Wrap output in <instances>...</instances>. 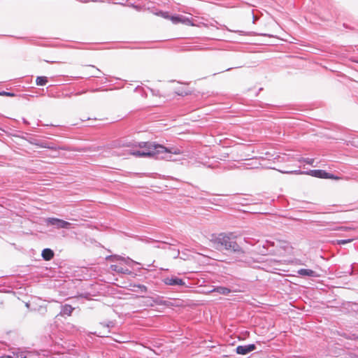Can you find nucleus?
I'll return each instance as SVG.
<instances>
[{"mask_svg":"<svg viewBox=\"0 0 358 358\" xmlns=\"http://www.w3.org/2000/svg\"><path fill=\"white\" fill-rule=\"evenodd\" d=\"M48 82V78L46 76H38L36 79V84L38 86H44Z\"/></svg>","mask_w":358,"mask_h":358,"instance_id":"nucleus-18","label":"nucleus"},{"mask_svg":"<svg viewBox=\"0 0 358 358\" xmlns=\"http://www.w3.org/2000/svg\"><path fill=\"white\" fill-rule=\"evenodd\" d=\"M211 242L215 248L218 250H226L235 254L238 261L245 257V251L236 241V236L231 233H220L217 236H213Z\"/></svg>","mask_w":358,"mask_h":358,"instance_id":"nucleus-1","label":"nucleus"},{"mask_svg":"<svg viewBox=\"0 0 358 358\" xmlns=\"http://www.w3.org/2000/svg\"><path fill=\"white\" fill-rule=\"evenodd\" d=\"M0 95H1V96H14L13 94L10 93V92H0Z\"/></svg>","mask_w":358,"mask_h":358,"instance_id":"nucleus-28","label":"nucleus"},{"mask_svg":"<svg viewBox=\"0 0 358 358\" xmlns=\"http://www.w3.org/2000/svg\"><path fill=\"white\" fill-rule=\"evenodd\" d=\"M83 74L85 76L98 78L102 75V72L96 66L88 65L85 66Z\"/></svg>","mask_w":358,"mask_h":358,"instance_id":"nucleus-9","label":"nucleus"},{"mask_svg":"<svg viewBox=\"0 0 358 358\" xmlns=\"http://www.w3.org/2000/svg\"><path fill=\"white\" fill-rule=\"evenodd\" d=\"M110 268L112 271L121 273H127V274H131V271H130L127 268H124L122 266L118 264H113L110 266Z\"/></svg>","mask_w":358,"mask_h":358,"instance_id":"nucleus-15","label":"nucleus"},{"mask_svg":"<svg viewBox=\"0 0 358 358\" xmlns=\"http://www.w3.org/2000/svg\"><path fill=\"white\" fill-rule=\"evenodd\" d=\"M337 212H343V211H346V210L344 208L343 206H339V209L336 210Z\"/></svg>","mask_w":358,"mask_h":358,"instance_id":"nucleus-29","label":"nucleus"},{"mask_svg":"<svg viewBox=\"0 0 358 358\" xmlns=\"http://www.w3.org/2000/svg\"><path fill=\"white\" fill-rule=\"evenodd\" d=\"M158 179L161 178V176L159 174L157 175Z\"/></svg>","mask_w":358,"mask_h":358,"instance_id":"nucleus-36","label":"nucleus"},{"mask_svg":"<svg viewBox=\"0 0 358 358\" xmlns=\"http://www.w3.org/2000/svg\"><path fill=\"white\" fill-rule=\"evenodd\" d=\"M352 241V239H341L337 241V243L338 245H345L348 243H350Z\"/></svg>","mask_w":358,"mask_h":358,"instance_id":"nucleus-24","label":"nucleus"},{"mask_svg":"<svg viewBox=\"0 0 358 358\" xmlns=\"http://www.w3.org/2000/svg\"><path fill=\"white\" fill-rule=\"evenodd\" d=\"M306 175H310L313 177L324 179H338V178L331 173H328L324 170L314 169L306 171Z\"/></svg>","mask_w":358,"mask_h":358,"instance_id":"nucleus-6","label":"nucleus"},{"mask_svg":"<svg viewBox=\"0 0 358 358\" xmlns=\"http://www.w3.org/2000/svg\"><path fill=\"white\" fill-rule=\"evenodd\" d=\"M158 16H162V17H164L165 19H170V17H171L169 13L163 12L162 10H158Z\"/></svg>","mask_w":358,"mask_h":358,"instance_id":"nucleus-23","label":"nucleus"},{"mask_svg":"<svg viewBox=\"0 0 358 358\" xmlns=\"http://www.w3.org/2000/svg\"><path fill=\"white\" fill-rule=\"evenodd\" d=\"M340 229H343V230H348V227H339Z\"/></svg>","mask_w":358,"mask_h":358,"instance_id":"nucleus-30","label":"nucleus"},{"mask_svg":"<svg viewBox=\"0 0 358 358\" xmlns=\"http://www.w3.org/2000/svg\"><path fill=\"white\" fill-rule=\"evenodd\" d=\"M298 162H304L307 164H309V165H311V166H313V163L315 162V159H313V158H304V157H301L298 159Z\"/></svg>","mask_w":358,"mask_h":358,"instance_id":"nucleus-20","label":"nucleus"},{"mask_svg":"<svg viewBox=\"0 0 358 358\" xmlns=\"http://www.w3.org/2000/svg\"><path fill=\"white\" fill-rule=\"evenodd\" d=\"M355 62L358 63V61H355Z\"/></svg>","mask_w":358,"mask_h":358,"instance_id":"nucleus-37","label":"nucleus"},{"mask_svg":"<svg viewBox=\"0 0 358 358\" xmlns=\"http://www.w3.org/2000/svg\"><path fill=\"white\" fill-rule=\"evenodd\" d=\"M181 154L180 150L177 147L165 146L158 143V159L175 161L173 155Z\"/></svg>","mask_w":358,"mask_h":358,"instance_id":"nucleus-3","label":"nucleus"},{"mask_svg":"<svg viewBox=\"0 0 358 358\" xmlns=\"http://www.w3.org/2000/svg\"><path fill=\"white\" fill-rule=\"evenodd\" d=\"M340 217L338 218V220H336L335 222H341V221L339 220Z\"/></svg>","mask_w":358,"mask_h":358,"instance_id":"nucleus-34","label":"nucleus"},{"mask_svg":"<svg viewBox=\"0 0 358 358\" xmlns=\"http://www.w3.org/2000/svg\"><path fill=\"white\" fill-rule=\"evenodd\" d=\"M139 150H134L131 154L138 157H151L157 153V144L155 142H141L138 144Z\"/></svg>","mask_w":358,"mask_h":358,"instance_id":"nucleus-2","label":"nucleus"},{"mask_svg":"<svg viewBox=\"0 0 358 358\" xmlns=\"http://www.w3.org/2000/svg\"><path fill=\"white\" fill-rule=\"evenodd\" d=\"M282 173H288V174H306V171H301L300 169L294 170V171H282Z\"/></svg>","mask_w":358,"mask_h":358,"instance_id":"nucleus-21","label":"nucleus"},{"mask_svg":"<svg viewBox=\"0 0 358 358\" xmlns=\"http://www.w3.org/2000/svg\"><path fill=\"white\" fill-rule=\"evenodd\" d=\"M45 222L47 224L56 226L58 229H69L71 226L70 222L55 217H49Z\"/></svg>","mask_w":358,"mask_h":358,"instance_id":"nucleus-7","label":"nucleus"},{"mask_svg":"<svg viewBox=\"0 0 358 358\" xmlns=\"http://www.w3.org/2000/svg\"><path fill=\"white\" fill-rule=\"evenodd\" d=\"M110 259L113 260V261H115V260H120L121 262H126L125 259H123V258H121V257H108Z\"/></svg>","mask_w":358,"mask_h":358,"instance_id":"nucleus-26","label":"nucleus"},{"mask_svg":"<svg viewBox=\"0 0 358 358\" xmlns=\"http://www.w3.org/2000/svg\"><path fill=\"white\" fill-rule=\"evenodd\" d=\"M158 313L162 312L161 308H163L164 307H169L171 305V302L166 300H164L163 297L159 298L158 296Z\"/></svg>","mask_w":358,"mask_h":358,"instance_id":"nucleus-17","label":"nucleus"},{"mask_svg":"<svg viewBox=\"0 0 358 358\" xmlns=\"http://www.w3.org/2000/svg\"><path fill=\"white\" fill-rule=\"evenodd\" d=\"M231 69H232V68H229V69H226L225 71H229Z\"/></svg>","mask_w":358,"mask_h":358,"instance_id":"nucleus-35","label":"nucleus"},{"mask_svg":"<svg viewBox=\"0 0 358 358\" xmlns=\"http://www.w3.org/2000/svg\"><path fill=\"white\" fill-rule=\"evenodd\" d=\"M176 240L166 238V241L158 239V249L167 250V255L171 258H177L180 254L179 250L175 248Z\"/></svg>","mask_w":358,"mask_h":358,"instance_id":"nucleus-4","label":"nucleus"},{"mask_svg":"<svg viewBox=\"0 0 358 358\" xmlns=\"http://www.w3.org/2000/svg\"><path fill=\"white\" fill-rule=\"evenodd\" d=\"M109 327L108 326H104L102 324H100L96 328V334L98 336L100 337H106L108 336V334H109Z\"/></svg>","mask_w":358,"mask_h":358,"instance_id":"nucleus-12","label":"nucleus"},{"mask_svg":"<svg viewBox=\"0 0 358 358\" xmlns=\"http://www.w3.org/2000/svg\"><path fill=\"white\" fill-rule=\"evenodd\" d=\"M160 280L165 285L168 286H186L185 282L183 279L180 278L174 275H164L161 274Z\"/></svg>","mask_w":358,"mask_h":358,"instance_id":"nucleus-5","label":"nucleus"},{"mask_svg":"<svg viewBox=\"0 0 358 358\" xmlns=\"http://www.w3.org/2000/svg\"><path fill=\"white\" fill-rule=\"evenodd\" d=\"M0 358H13V357L11 356L7 355V356L0 357Z\"/></svg>","mask_w":358,"mask_h":358,"instance_id":"nucleus-31","label":"nucleus"},{"mask_svg":"<svg viewBox=\"0 0 358 358\" xmlns=\"http://www.w3.org/2000/svg\"><path fill=\"white\" fill-rule=\"evenodd\" d=\"M357 338H358V336H357Z\"/></svg>","mask_w":358,"mask_h":358,"instance_id":"nucleus-38","label":"nucleus"},{"mask_svg":"<svg viewBox=\"0 0 358 358\" xmlns=\"http://www.w3.org/2000/svg\"><path fill=\"white\" fill-rule=\"evenodd\" d=\"M63 310H64V313L70 315L71 314L72 311L73 310V308H72V306L70 305H65L64 306Z\"/></svg>","mask_w":358,"mask_h":358,"instance_id":"nucleus-22","label":"nucleus"},{"mask_svg":"<svg viewBox=\"0 0 358 358\" xmlns=\"http://www.w3.org/2000/svg\"><path fill=\"white\" fill-rule=\"evenodd\" d=\"M134 287L138 288L141 292H145L146 291V287L143 285H134Z\"/></svg>","mask_w":358,"mask_h":358,"instance_id":"nucleus-27","label":"nucleus"},{"mask_svg":"<svg viewBox=\"0 0 358 358\" xmlns=\"http://www.w3.org/2000/svg\"><path fill=\"white\" fill-rule=\"evenodd\" d=\"M297 273L301 276H308L314 278L318 276L317 273L315 271L308 268H300L299 270H298Z\"/></svg>","mask_w":358,"mask_h":358,"instance_id":"nucleus-13","label":"nucleus"},{"mask_svg":"<svg viewBox=\"0 0 358 358\" xmlns=\"http://www.w3.org/2000/svg\"><path fill=\"white\" fill-rule=\"evenodd\" d=\"M80 119H81L82 121H85L86 120H90L92 118L88 117H86V118L85 117V118H80Z\"/></svg>","mask_w":358,"mask_h":358,"instance_id":"nucleus-32","label":"nucleus"},{"mask_svg":"<svg viewBox=\"0 0 358 358\" xmlns=\"http://www.w3.org/2000/svg\"><path fill=\"white\" fill-rule=\"evenodd\" d=\"M210 292H217L220 294L228 295L229 293L231 292V290L227 287L220 286L215 287L212 290H210Z\"/></svg>","mask_w":358,"mask_h":358,"instance_id":"nucleus-14","label":"nucleus"},{"mask_svg":"<svg viewBox=\"0 0 358 358\" xmlns=\"http://www.w3.org/2000/svg\"><path fill=\"white\" fill-rule=\"evenodd\" d=\"M256 349V345L254 343L245 345H238L236 348V352L238 355H245Z\"/></svg>","mask_w":358,"mask_h":358,"instance_id":"nucleus-10","label":"nucleus"},{"mask_svg":"<svg viewBox=\"0 0 358 358\" xmlns=\"http://www.w3.org/2000/svg\"><path fill=\"white\" fill-rule=\"evenodd\" d=\"M158 122H159V120H158ZM159 124H163L162 123H159L158 122V125H157V127L159 128Z\"/></svg>","mask_w":358,"mask_h":358,"instance_id":"nucleus-33","label":"nucleus"},{"mask_svg":"<svg viewBox=\"0 0 358 358\" xmlns=\"http://www.w3.org/2000/svg\"><path fill=\"white\" fill-rule=\"evenodd\" d=\"M42 257L45 260L49 261L53 258L54 252L49 248L44 249L42 251Z\"/></svg>","mask_w":358,"mask_h":358,"instance_id":"nucleus-16","label":"nucleus"},{"mask_svg":"<svg viewBox=\"0 0 358 358\" xmlns=\"http://www.w3.org/2000/svg\"><path fill=\"white\" fill-rule=\"evenodd\" d=\"M176 94L179 96H185L191 94V92L188 90L178 89L175 91Z\"/></svg>","mask_w":358,"mask_h":358,"instance_id":"nucleus-19","label":"nucleus"},{"mask_svg":"<svg viewBox=\"0 0 358 358\" xmlns=\"http://www.w3.org/2000/svg\"><path fill=\"white\" fill-rule=\"evenodd\" d=\"M275 247V242L268 240L266 241L265 243L263 245V248L266 249L268 253L272 255H275L278 253V250L276 248H274Z\"/></svg>","mask_w":358,"mask_h":358,"instance_id":"nucleus-11","label":"nucleus"},{"mask_svg":"<svg viewBox=\"0 0 358 358\" xmlns=\"http://www.w3.org/2000/svg\"><path fill=\"white\" fill-rule=\"evenodd\" d=\"M170 20L173 24H183L186 25L194 26L195 24L193 22L192 19L186 17L182 15H171Z\"/></svg>","mask_w":358,"mask_h":358,"instance_id":"nucleus-8","label":"nucleus"},{"mask_svg":"<svg viewBox=\"0 0 358 358\" xmlns=\"http://www.w3.org/2000/svg\"><path fill=\"white\" fill-rule=\"evenodd\" d=\"M277 243L278 244L276 247H280V248H282L284 250H286L287 248V243L285 242H280L278 241Z\"/></svg>","mask_w":358,"mask_h":358,"instance_id":"nucleus-25","label":"nucleus"}]
</instances>
